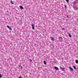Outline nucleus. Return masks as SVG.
Listing matches in <instances>:
<instances>
[{"instance_id":"f257e3e1","label":"nucleus","mask_w":78,"mask_h":78,"mask_svg":"<svg viewBox=\"0 0 78 78\" xmlns=\"http://www.w3.org/2000/svg\"><path fill=\"white\" fill-rule=\"evenodd\" d=\"M7 27L8 28H9V30H10L11 31H12V29H11V27H10L8 26H7Z\"/></svg>"},{"instance_id":"f03ea898","label":"nucleus","mask_w":78,"mask_h":78,"mask_svg":"<svg viewBox=\"0 0 78 78\" xmlns=\"http://www.w3.org/2000/svg\"><path fill=\"white\" fill-rule=\"evenodd\" d=\"M51 39L52 41H53L55 40V38L52 37H51Z\"/></svg>"},{"instance_id":"7ed1b4c3","label":"nucleus","mask_w":78,"mask_h":78,"mask_svg":"<svg viewBox=\"0 0 78 78\" xmlns=\"http://www.w3.org/2000/svg\"><path fill=\"white\" fill-rule=\"evenodd\" d=\"M60 69H62V71H64V70H65V69L64 68H63L62 67H60Z\"/></svg>"},{"instance_id":"20e7f679","label":"nucleus","mask_w":78,"mask_h":78,"mask_svg":"<svg viewBox=\"0 0 78 78\" xmlns=\"http://www.w3.org/2000/svg\"><path fill=\"white\" fill-rule=\"evenodd\" d=\"M54 68L56 70H59V69H58V68L57 67L55 66L54 67Z\"/></svg>"},{"instance_id":"39448f33","label":"nucleus","mask_w":78,"mask_h":78,"mask_svg":"<svg viewBox=\"0 0 78 78\" xmlns=\"http://www.w3.org/2000/svg\"><path fill=\"white\" fill-rule=\"evenodd\" d=\"M20 8V9H23V7H22V6H19Z\"/></svg>"},{"instance_id":"423d86ee","label":"nucleus","mask_w":78,"mask_h":78,"mask_svg":"<svg viewBox=\"0 0 78 78\" xmlns=\"http://www.w3.org/2000/svg\"><path fill=\"white\" fill-rule=\"evenodd\" d=\"M32 28L33 30H34V25H32Z\"/></svg>"},{"instance_id":"0eeeda50","label":"nucleus","mask_w":78,"mask_h":78,"mask_svg":"<svg viewBox=\"0 0 78 78\" xmlns=\"http://www.w3.org/2000/svg\"><path fill=\"white\" fill-rule=\"evenodd\" d=\"M74 7V8H75V9H78V7L75 6Z\"/></svg>"},{"instance_id":"6e6552de","label":"nucleus","mask_w":78,"mask_h":78,"mask_svg":"<svg viewBox=\"0 0 78 78\" xmlns=\"http://www.w3.org/2000/svg\"><path fill=\"white\" fill-rule=\"evenodd\" d=\"M75 62L76 64H78V60H75Z\"/></svg>"},{"instance_id":"1a4fd4ad","label":"nucleus","mask_w":78,"mask_h":78,"mask_svg":"<svg viewBox=\"0 0 78 78\" xmlns=\"http://www.w3.org/2000/svg\"><path fill=\"white\" fill-rule=\"evenodd\" d=\"M69 67L71 70V71H73V69L71 67H70V66Z\"/></svg>"},{"instance_id":"9d476101","label":"nucleus","mask_w":78,"mask_h":78,"mask_svg":"<svg viewBox=\"0 0 78 78\" xmlns=\"http://www.w3.org/2000/svg\"><path fill=\"white\" fill-rule=\"evenodd\" d=\"M44 64H45V65H46V64H47L46 63V62H45V61H44Z\"/></svg>"},{"instance_id":"9b49d317","label":"nucleus","mask_w":78,"mask_h":78,"mask_svg":"<svg viewBox=\"0 0 78 78\" xmlns=\"http://www.w3.org/2000/svg\"><path fill=\"white\" fill-rule=\"evenodd\" d=\"M69 36L70 37H72V35H70V34H69Z\"/></svg>"},{"instance_id":"f8f14e48","label":"nucleus","mask_w":78,"mask_h":78,"mask_svg":"<svg viewBox=\"0 0 78 78\" xmlns=\"http://www.w3.org/2000/svg\"><path fill=\"white\" fill-rule=\"evenodd\" d=\"M11 3H12V4H14V3H13V2H12V1H11Z\"/></svg>"},{"instance_id":"ddd939ff","label":"nucleus","mask_w":78,"mask_h":78,"mask_svg":"<svg viewBox=\"0 0 78 78\" xmlns=\"http://www.w3.org/2000/svg\"><path fill=\"white\" fill-rule=\"evenodd\" d=\"M73 68H74V69H76V67H75V66H73Z\"/></svg>"},{"instance_id":"4468645a","label":"nucleus","mask_w":78,"mask_h":78,"mask_svg":"<svg viewBox=\"0 0 78 78\" xmlns=\"http://www.w3.org/2000/svg\"><path fill=\"white\" fill-rule=\"evenodd\" d=\"M2 74H0V78H2Z\"/></svg>"},{"instance_id":"2eb2a0df","label":"nucleus","mask_w":78,"mask_h":78,"mask_svg":"<svg viewBox=\"0 0 78 78\" xmlns=\"http://www.w3.org/2000/svg\"><path fill=\"white\" fill-rule=\"evenodd\" d=\"M66 1H67V3H69V0H66Z\"/></svg>"},{"instance_id":"dca6fc26","label":"nucleus","mask_w":78,"mask_h":78,"mask_svg":"<svg viewBox=\"0 0 78 78\" xmlns=\"http://www.w3.org/2000/svg\"><path fill=\"white\" fill-rule=\"evenodd\" d=\"M65 8H67V6H66V5H65Z\"/></svg>"},{"instance_id":"f3484780","label":"nucleus","mask_w":78,"mask_h":78,"mask_svg":"<svg viewBox=\"0 0 78 78\" xmlns=\"http://www.w3.org/2000/svg\"><path fill=\"white\" fill-rule=\"evenodd\" d=\"M30 62H32V60H31V59H30Z\"/></svg>"},{"instance_id":"a211bd4d","label":"nucleus","mask_w":78,"mask_h":78,"mask_svg":"<svg viewBox=\"0 0 78 78\" xmlns=\"http://www.w3.org/2000/svg\"><path fill=\"white\" fill-rule=\"evenodd\" d=\"M19 67H21V68H22V67H21V66L20 65L19 66Z\"/></svg>"},{"instance_id":"6ab92c4d","label":"nucleus","mask_w":78,"mask_h":78,"mask_svg":"<svg viewBox=\"0 0 78 78\" xmlns=\"http://www.w3.org/2000/svg\"><path fill=\"white\" fill-rule=\"evenodd\" d=\"M19 78H22V77H21V76H20L19 77Z\"/></svg>"},{"instance_id":"aec40b11","label":"nucleus","mask_w":78,"mask_h":78,"mask_svg":"<svg viewBox=\"0 0 78 78\" xmlns=\"http://www.w3.org/2000/svg\"><path fill=\"white\" fill-rule=\"evenodd\" d=\"M31 25H34V24H33V23H32V24H31Z\"/></svg>"},{"instance_id":"412c9836","label":"nucleus","mask_w":78,"mask_h":78,"mask_svg":"<svg viewBox=\"0 0 78 78\" xmlns=\"http://www.w3.org/2000/svg\"><path fill=\"white\" fill-rule=\"evenodd\" d=\"M67 17L69 18V16H67Z\"/></svg>"},{"instance_id":"4be33fe9","label":"nucleus","mask_w":78,"mask_h":78,"mask_svg":"<svg viewBox=\"0 0 78 78\" xmlns=\"http://www.w3.org/2000/svg\"><path fill=\"white\" fill-rule=\"evenodd\" d=\"M76 1H77V0H76Z\"/></svg>"},{"instance_id":"5701e85b","label":"nucleus","mask_w":78,"mask_h":78,"mask_svg":"<svg viewBox=\"0 0 78 78\" xmlns=\"http://www.w3.org/2000/svg\"><path fill=\"white\" fill-rule=\"evenodd\" d=\"M10 32L11 33V31H10Z\"/></svg>"}]
</instances>
